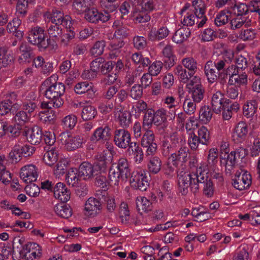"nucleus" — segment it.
Returning <instances> with one entry per match:
<instances>
[{
    "mask_svg": "<svg viewBox=\"0 0 260 260\" xmlns=\"http://www.w3.org/2000/svg\"><path fill=\"white\" fill-rule=\"evenodd\" d=\"M58 75L56 74L47 78L42 84V88L44 89L45 96L49 100L54 101V104L62 106L63 102L62 96L65 92V86L57 82Z\"/></svg>",
    "mask_w": 260,
    "mask_h": 260,
    "instance_id": "obj_1",
    "label": "nucleus"
},
{
    "mask_svg": "<svg viewBox=\"0 0 260 260\" xmlns=\"http://www.w3.org/2000/svg\"><path fill=\"white\" fill-rule=\"evenodd\" d=\"M27 40L31 44L37 46L40 51L55 50L57 45L54 40L50 38L46 40L44 29L40 26L32 27L28 32Z\"/></svg>",
    "mask_w": 260,
    "mask_h": 260,
    "instance_id": "obj_2",
    "label": "nucleus"
},
{
    "mask_svg": "<svg viewBox=\"0 0 260 260\" xmlns=\"http://www.w3.org/2000/svg\"><path fill=\"white\" fill-rule=\"evenodd\" d=\"M233 57V54L229 56L225 55L218 58L213 57L206 62L204 71L209 82L213 83L217 80L218 71L223 70Z\"/></svg>",
    "mask_w": 260,
    "mask_h": 260,
    "instance_id": "obj_3",
    "label": "nucleus"
},
{
    "mask_svg": "<svg viewBox=\"0 0 260 260\" xmlns=\"http://www.w3.org/2000/svg\"><path fill=\"white\" fill-rule=\"evenodd\" d=\"M131 175L129 165L127 159L124 157L120 158L117 163L111 165L108 178L111 185H117L120 180H124Z\"/></svg>",
    "mask_w": 260,
    "mask_h": 260,
    "instance_id": "obj_4",
    "label": "nucleus"
},
{
    "mask_svg": "<svg viewBox=\"0 0 260 260\" xmlns=\"http://www.w3.org/2000/svg\"><path fill=\"white\" fill-rule=\"evenodd\" d=\"M198 170L199 168L194 173L181 171L178 174V190L182 195H186L189 188L193 193L198 191V185L196 183L199 175Z\"/></svg>",
    "mask_w": 260,
    "mask_h": 260,
    "instance_id": "obj_5",
    "label": "nucleus"
},
{
    "mask_svg": "<svg viewBox=\"0 0 260 260\" xmlns=\"http://www.w3.org/2000/svg\"><path fill=\"white\" fill-rule=\"evenodd\" d=\"M186 88L194 102L199 103L203 100L205 89L202 84L201 78L199 76H195L192 78L186 84Z\"/></svg>",
    "mask_w": 260,
    "mask_h": 260,
    "instance_id": "obj_6",
    "label": "nucleus"
},
{
    "mask_svg": "<svg viewBox=\"0 0 260 260\" xmlns=\"http://www.w3.org/2000/svg\"><path fill=\"white\" fill-rule=\"evenodd\" d=\"M198 174L196 182L197 185H198V190L203 188L205 195L208 197H212L214 193V187L211 179L208 175V172L200 167L199 168Z\"/></svg>",
    "mask_w": 260,
    "mask_h": 260,
    "instance_id": "obj_7",
    "label": "nucleus"
},
{
    "mask_svg": "<svg viewBox=\"0 0 260 260\" xmlns=\"http://www.w3.org/2000/svg\"><path fill=\"white\" fill-rule=\"evenodd\" d=\"M59 141L69 151H73L81 147L83 138L80 136H72L68 133H62L59 136Z\"/></svg>",
    "mask_w": 260,
    "mask_h": 260,
    "instance_id": "obj_8",
    "label": "nucleus"
},
{
    "mask_svg": "<svg viewBox=\"0 0 260 260\" xmlns=\"http://www.w3.org/2000/svg\"><path fill=\"white\" fill-rule=\"evenodd\" d=\"M149 178L144 171H136L132 175L130 179L132 187L141 191H145L149 186Z\"/></svg>",
    "mask_w": 260,
    "mask_h": 260,
    "instance_id": "obj_9",
    "label": "nucleus"
},
{
    "mask_svg": "<svg viewBox=\"0 0 260 260\" xmlns=\"http://www.w3.org/2000/svg\"><path fill=\"white\" fill-rule=\"evenodd\" d=\"M189 149L186 147H181L179 150L172 153L168 158L175 167H183L189 158Z\"/></svg>",
    "mask_w": 260,
    "mask_h": 260,
    "instance_id": "obj_10",
    "label": "nucleus"
},
{
    "mask_svg": "<svg viewBox=\"0 0 260 260\" xmlns=\"http://www.w3.org/2000/svg\"><path fill=\"white\" fill-rule=\"evenodd\" d=\"M113 141L116 146L122 149L128 148L132 143L130 133L123 128L114 131Z\"/></svg>",
    "mask_w": 260,
    "mask_h": 260,
    "instance_id": "obj_11",
    "label": "nucleus"
},
{
    "mask_svg": "<svg viewBox=\"0 0 260 260\" xmlns=\"http://www.w3.org/2000/svg\"><path fill=\"white\" fill-rule=\"evenodd\" d=\"M192 11L196 15L198 27H202L207 21L205 16L206 6L203 0H194L192 2Z\"/></svg>",
    "mask_w": 260,
    "mask_h": 260,
    "instance_id": "obj_12",
    "label": "nucleus"
},
{
    "mask_svg": "<svg viewBox=\"0 0 260 260\" xmlns=\"http://www.w3.org/2000/svg\"><path fill=\"white\" fill-rule=\"evenodd\" d=\"M110 157L111 154L108 151H104L95 155V161L93 165L98 174L104 172L106 170Z\"/></svg>",
    "mask_w": 260,
    "mask_h": 260,
    "instance_id": "obj_13",
    "label": "nucleus"
},
{
    "mask_svg": "<svg viewBox=\"0 0 260 260\" xmlns=\"http://www.w3.org/2000/svg\"><path fill=\"white\" fill-rule=\"evenodd\" d=\"M20 175L26 183H31L38 178L37 168L33 165H26L21 168Z\"/></svg>",
    "mask_w": 260,
    "mask_h": 260,
    "instance_id": "obj_14",
    "label": "nucleus"
},
{
    "mask_svg": "<svg viewBox=\"0 0 260 260\" xmlns=\"http://www.w3.org/2000/svg\"><path fill=\"white\" fill-rule=\"evenodd\" d=\"M110 18V15L108 13H100L95 9H89L85 13V18L89 22L96 23L99 21L102 22L108 21Z\"/></svg>",
    "mask_w": 260,
    "mask_h": 260,
    "instance_id": "obj_15",
    "label": "nucleus"
},
{
    "mask_svg": "<svg viewBox=\"0 0 260 260\" xmlns=\"http://www.w3.org/2000/svg\"><path fill=\"white\" fill-rule=\"evenodd\" d=\"M102 209V204L101 200L94 197L89 198L85 204L86 214L91 216H96Z\"/></svg>",
    "mask_w": 260,
    "mask_h": 260,
    "instance_id": "obj_16",
    "label": "nucleus"
},
{
    "mask_svg": "<svg viewBox=\"0 0 260 260\" xmlns=\"http://www.w3.org/2000/svg\"><path fill=\"white\" fill-rule=\"evenodd\" d=\"M79 175L84 180H90L98 174L93 165L88 161L83 162L78 169Z\"/></svg>",
    "mask_w": 260,
    "mask_h": 260,
    "instance_id": "obj_17",
    "label": "nucleus"
},
{
    "mask_svg": "<svg viewBox=\"0 0 260 260\" xmlns=\"http://www.w3.org/2000/svg\"><path fill=\"white\" fill-rule=\"evenodd\" d=\"M247 133L248 126L247 124L244 121H240L234 129L232 139L235 143H242L245 140Z\"/></svg>",
    "mask_w": 260,
    "mask_h": 260,
    "instance_id": "obj_18",
    "label": "nucleus"
},
{
    "mask_svg": "<svg viewBox=\"0 0 260 260\" xmlns=\"http://www.w3.org/2000/svg\"><path fill=\"white\" fill-rule=\"evenodd\" d=\"M233 181L234 187L239 190H242L248 187L251 184V177L247 172H244L242 174H236V178L233 179Z\"/></svg>",
    "mask_w": 260,
    "mask_h": 260,
    "instance_id": "obj_19",
    "label": "nucleus"
},
{
    "mask_svg": "<svg viewBox=\"0 0 260 260\" xmlns=\"http://www.w3.org/2000/svg\"><path fill=\"white\" fill-rule=\"evenodd\" d=\"M23 134L26 136L28 142L32 145L39 144L42 137V130L38 126H34L25 130Z\"/></svg>",
    "mask_w": 260,
    "mask_h": 260,
    "instance_id": "obj_20",
    "label": "nucleus"
},
{
    "mask_svg": "<svg viewBox=\"0 0 260 260\" xmlns=\"http://www.w3.org/2000/svg\"><path fill=\"white\" fill-rule=\"evenodd\" d=\"M53 194L56 199L66 203L70 199L71 192L64 184L58 182L53 188Z\"/></svg>",
    "mask_w": 260,
    "mask_h": 260,
    "instance_id": "obj_21",
    "label": "nucleus"
},
{
    "mask_svg": "<svg viewBox=\"0 0 260 260\" xmlns=\"http://www.w3.org/2000/svg\"><path fill=\"white\" fill-rule=\"evenodd\" d=\"M123 105L115 106L114 113L117 115L119 112L118 120L119 124L123 127H127L131 123V114L128 111H124Z\"/></svg>",
    "mask_w": 260,
    "mask_h": 260,
    "instance_id": "obj_22",
    "label": "nucleus"
},
{
    "mask_svg": "<svg viewBox=\"0 0 260 260\" xmlns=\"http://www.w3.org/2000/svg\"><path fill=\"white\" fill-rule=\"evenodd\" d=\"M162 56L165 67L170 69L175 64V55L174 54L173 47L170 44L167 45L162 50Z\"/></svg>",
    "mask_w": 260,
    "mask_h": 260,
    "instance_id": "obj_23",
    "label": "nucleus"
},
{
    "mask_svg": "<svg viewBox=\"0 0 260 260\" xmlns=\"http://www.w3.org/2000/svg\"><path fill=\"white\" fill-rule=\"evenodd\" d=\"M110 135V128L108 126L100 127L96 129L90 139L93 142H105L109 139Z\"/></svg>",
    "mask_w": 260,
    "mask_h": 260,
    "instance_id": "obj_24",
    "label": "nucleus"
},
{
    "mask_svg": "<svg viewBox=\"0 0 260 260\" xmlns=\"http://www.w3.org/2000/svg\"><path fill=\"white\" fill-rule=\"evenodd\" d=\"M258 105V101L256 99H252L247 101L243 106V114L247 118H252L257 111Z\"/></svg>",
    "mask_w": 260,
    "mask_h": 260,
    "instance_id": "obj_25",
    "label": "nucleus"
},
{
    "mask_svg": "<svg viewBox=\"0 0 260 260\" xmlns=\"http://www.w3.org/2000/svg\"><path fill=\"white\" fill-rule=\"evenodd\" d=\"M69 18L67 16L64 17L61 11L56 10L52 12L51 21L52 23L62 25L66 28H70L71 21Z\"/></svg>",
    "mask_w": 260,
    "mask_h": 260,
    "instance_id": "obj_26",
    "label": "nucleus"
},
{
    "mask_svg": "<svg viewBox=\"0 0 260 260\" xmlns=\"http://www.w3.org/2000/svg\"><path fill=\"white\" fill-rule=\"evenodd\" d=\"M112 27L115 30V36H117L119 38H126L131 34V30L127 25L123 24L119 20L114 21Z\"/></svg>",
    "mask_w": 260,
    "mask_h": 260,
    "instance_id": "obj_27",
    "label": "nucleus"
},
{
    "mask_svg": "<svg viewBox=\"0 0 260 260\" xmlns=\"http://www.w3.org/2000/svg\"><path fill=\"white\" fill-rule=\"evenodd\" d=\"M190 36V30L187 27H182L177 29L172 37V40L177 44L186 41Z\"/></svg>",
    "mask_w": 260,
    "mask_h": 260,
    "instance_id": "obj_28",
    "label": "nucleus"
},
{
    "mask_svg": "<svg viewBox=\"0 0 260 260\" xmlns=\"http://www.w3.org/2000/svg\"><path fill=\"white\" fill-rule=\"evenodd\" d=\"M223 100L224 95L219 91L212 95L211 104L214 112L219 113L221 112L223 107Z\"/></svg>",
    "mask_w": 260,
    "mask_h": 260,
    "instance_id": "obj_29",
    "label": "nucleus"
},
{
    "mask_svg": "<svg viewBox=\"0 0 260 260\" xmlns=\"http://www.w3.org/2000/svg\"><path fill=\"white\" fill-rule=\"evenodd\" d=\"M175 75L177 76L179 80L183 83H187L194 76L189 75L188 71H187L182 65L176 66L173 71Z\"/></svg>",
    "mask_w": 260,
    "mask_h": 260,
    "instance_id": "obj_30",
    "label": "nucleus"
},
{
    "mask_svg": "<svg viewBox=\"0 0 260 260\" xmlns=\"http://www.w3.org/2000/svg\"><path fill=\"white\" fill-rule=\"evenodd\" d=\"M91 6V0H75L72 5L73 10L78 14L86 13Z\"/></svg>",
    "mask_w": 260,
    "mask_h": 260,
    "instance_id": "obj_31",
    "label": "nucleus"
},
{
    "mask_svg": "<svg viewBox=\"0 0 260 260\" xmlns=\"http://www.w3.org/2000/svg\"><path fill=\"white\" fill-rule=\"evenodd\" d=\"M55 213L59 217L68 219L72 215V210L69 205L64 203L58 204L54 207Z\"/></svg>",
    "mask_w": 260,
    "mask_h": 260,
    "instance_id": "obj_32",
    "label": "nucleus"
},
{
    "mask_svg": "<svg viewBox=\"0 0 260 260\" xmlns=\"http://www.w3.org/2000/svg\"><path fill=\"white\" fill-rule=\"evenodd\" d=\"M127 152L131 155H134L135 161L136 162L141 163L144 159V153L142 149L136 142H132L127 149Z\"/></svg>",
    "mask_w": 260,
    "mask_h": 260,
    "instance_id": "obj_33",
    "label": "nucleus"
},
{
    "mask_svg": "<svg viewBox=\"0 0 260 260\" xmlns=\"http://www.w3.org/2000/svg\"><path fill=\"white\" fill-rule=\"evenodd\" d=\"M213 112L209 106H202L199 113V120L204 124L209 123L212 118Z\"/></svg>",
    "mask_w": 260,
    "mask_h": 260,
    "instance_id": "obj_34",
    "label": "nucleus"
},
{
    "mask_svg": "<svg viewBox=\"0 0 260 260\" xmlns=\"http://www.w3.org/2000/svg\"><path fill=\"white\" fill-rule=\"evenodd\" d=\"M19 50L21 53L19 60L22 62H29L33 56V51L30 46L25 43H22L20 47Z\"/></svg>",
    "mask_w": 260,
    "mask_h": 260,
    "instance_id": "obj_35",
    "label": "nucleus"
},
{
    "mask_svg": "<svg viewBox=\"0 0 260 260\" xmlns=\"http://www.w3.org/2000/svg\"><path fill=\"white\" fill-rule=\"evenodd\" d=\"M74 90L76 93L79 94L87 93L90 98L94 95L92 85L87 82L78 83L74 87Z\"/></svg>",
    "mask_w": 260,
    "mask_h": 260,
    "instance_id": "obj_36",
    "label": "nucleus"
},
{
    "mask_svg": "<svg viewBox=\"0 0 260 260\" xmlns=\"http://www.w3.org/2000/svg\"><path fill=\"white\" fill-rule=\"evenodd\" d=\"M136 205L137 208L141 214H142L143 212H148L152 209V203L144 197L137 198Z\"/></svg>",
    "mask_w": 260,
    "mask_h": 260,
    "instance_id": "obj_37",
    "label": "nucleus"
},
{
    "mask_svg": "<svg viewBox=\"0 0 260 260\" xmlns=\"http://www.w3.org/2000/svg\"><path fill=\"white\" fill-rule=\"evenodd\" d=\"M181 63L188 71L189 75H194L198 70V63L196 60L192 57L184 58Z\"/></svg>",
    "mask_w": 260,
    "mask_h": 260,
    "instance_id": "obj_38",
    "label": "nucleus"
},
{
    "mask_svg": "<svg viewBox=\"0 0 260 260\" xmlns=\"http://www.w3.org/2000/svg\"><path fill=\"white\" fill-rule=\"evenodd\" d=\"M147 166L149 172L156 174L160 171L162 162L159 157L154 156L150 158Z\"/></svg>",
    "mask_w": 260,
    "mask_h": 260,
    "instance_id": "obj_39",
    "label": "nucleus"
},
{
    "mask_svg": "<svg viewBox=\"0 0 260 260\" xmlns=\"http://www.w3.org/2000/svg\"><path fill=\"white\" fill-rule=\"evenodd\" d=\"M169 31L166 27H161L157 30H151L149 38L152 41L160 40L167 37Z\"/></svg>",
    "mask_w": 260,
    "mask_h": 260,
    "instance_id": "obj_40",
    "label": "nucleus"
},
{
    "mask_svg": "<svg viewBox=\"0 0 260 260\" xmlns=\"http://www.w3.org/2000/svg\"><path fill=\"white\" fill-rule=\"evenodd\" d=\"M47 32L50 38L58 39L62 34V29L61 25L55 23L48 24Z\"/></svg>",
    "mask_w": 260,
    "mask_h": 260,
    "instance_id": "obj_41",
    "label": "nucleus"
},
{
    "mask_svg": "<svg viewBox=\"0 0 260 260\" xmlns=\"http://www.w3.org/2000/svg\"><path fill=\"white\" fill-rule=\"evenodd\" d=\"M197 136L201 141V144L206 146L209 144L210 132L206 127L202 126L199 128Z\"/></svg>",
    "mask_w": 260,
    "mask_h": 260,
    "instance_id": "obj_42",
    "label": "nucleus"
},
{
    "mask_svg": "<svg viewBox=\"0 0 260 260\" xmlns=\"http://www.w3.org/2000/svg\"><path fill=\"white\" fill-rule=\"evenodd\" d=\"M96 114L95 108L92 106L87 105L83 108L81 117L84 120H90L94 118Z\"/></svg>",
    "mask_w": 260,
    "mask_h": 260,
    "instance_id": "obj_43",
    "label": "nucleus"
},
{
    "mask_svg": "<svg viewBox=\"0 0 260 260\" xmlns=\"http://www.w3.org/2000/svg\"><path fill=\"white\" fill-rule=\"evenodd\" d=\"M231 28L232 29H238L241 27L243 25L245 26H248L250 25V20H247L244 17H238L232 19L230 22Z\"/></svg>",
    "mask_w": 260,
    "mask_h": 260,
    "instance_id": "obj_44",
    "label": "nucleus"
},
{
    "mask_svg": "<svg viewBox=\"0 0 260 260\" xmlns=\"http://www.w3.org/2000/svg\"><path fill=\"white\" fill-rule=\"evenodd\" d=\"M154 124L160 125L167 121V111L163 108L157 110L154 114Z\"/></svg>",
    "mask_w": 260,
    "mask_h": 260,
    "instance_id": "obj_45",
    "label": "nucleus"
},
{
    "mask_svg": "<svg viewBox=\"0 0 260 260\" xmlns=\"http://www.w3.org/2000/svg\"><path fill=\"white\" fill-rule=\"evenodd\" d=\"M119 218L122 223H126L129 220V211L128 205L125 202H122L119 207Z\"/></svg>",
    "mask_w": 260,
    "mask_h": 260,
    "instance_id": "obj_46",
    "label": "nucleus"
},
{
    "mask_svg": "<svg viewBox=\"0 0 260 260\" xmlns=\"http://www.w3.org/2000/svg\"><path fill=\"white\" fill-rule=\"evenodd\" d=\"M106 42L104 40L96 41L90 49V53L94 57L101 55L104 52Z\"/></svg>",
    "mask_w": 260,
    "mask_h": 260,
    "instance_id": "obj_47",
    "label": "nucleus"
},
{
    "mask_svg": "<svg viewBox=\"0 0 260 260\" xmlns=\"http://www.w3.org/2000/svg\"><path fill=\"white\" fill-rule=\"evenodd\" d=\"M236 156L234 155L233 153H230L227 156L225 162V172L226 174H229L231 175L233 173L236 163Z\"/></svg>",
    "mask_w": 260,
    "mask_h": 260,
    "instance_id": "obj_48",
    "label": "nucleus"
},
{
    "mask_svg": "<svg viewBox=\"0 0 260 260\" xmlns=\"http://www.w3.org/2000/svg\"><path fill=\"white\" fill-rule=\"evenodd\" d=\"M133 20L136 23H145L149 21L150 16L146 11H135L132 15Z\"/></svg>",
    "mask_w": 260,
    "mask_h": 260,
    "instance_id": "obj_49",
    "label": "nucleus"
},
{
    "mask_svg": "<svg viewBox=\"0 0 260 260\" xmlns=\"http://www.w3.org/2000/svg\"><path fill=\"white\" fill-rule=\"evenodd\" d=\"M80 176L78 171L71 170L68 172L66 176V180L69 185L77 186Z\"/></svg>",
    "mask_w": 260,
    "mask_h": 260,
    "instance_id": "obj_50",
    "label": "nucleus"
},
{
    "mask_svg": "<svg viewBox=\"0 0 260 260\" xmlns=\"http://www.w3.org/2000/svg\"><path fill=\"white\" fill-rule=\"evenodd\" d=\"M77 118L75 115H69L62 119V123L63 127L67 129H73L76 125Z\"/></svg>",
    "mask_w": 260,
    "mask_h": 260,
    "instance_id": "obj_51",
    "label": "nucleus"
},
{
    "mask_svg": "<svg viewBox=\"0 0 260 260\" xmlns=\"http://www.w3.org/2000/svg\"><path fill=\"white\" fill-rule=\"evenodd\" d=\"M128 93L132 99L139 100L143 95V87L140 84H135L131 87Z\"/></svg>",
    "mask_w": 260,
    "mask_h": 260,
    "instance_id": "obj_52",
    "label": "nucleus"
},
{
    "mask_svg": "<svg viewBox=\"0 0 260 260\" xmlns=\"http://www.w3.org/2000/svg\"><path fill=\"white\" fill-rule=\"evenodd\" d=\"M248 12V6L244 3L235 4L233 8V13L238 17L246 15Z\"/></svg>",
    "mask_w": 260,
    "mask_h": 260,
    "instance_id": "obj_53",
    "label": "nucleus"
},
{
    "mask_svg": "<svg viewBox=\"0 0 260 260\" xmlns=\"http://www.w3.org/2000/svg\"><path fill=\"white\" fill-rule=\"evenodd\" d=\"M57 159V155L55 150L51 149L47 151L44 155L43 160L48 166H51L55 162Z\"/></svg>",
    "mask_w": 260,
    "mask_h": 260,
    "instance_id": "obj_54",
    "label": "nucleus"
},
{
    "mask_svg": "<svg viewBox=\"0 0 260 260\" xmlns=\"http://www.w3.org/2000/svg\"><path fill=\"white\" fill-rule=\"evenodd\" d=\"M196 103L189 99H185L183 103L184 112L189 115L194 114L196 110Z\"/></svg>",
    "mask_w": 260,
    "mask_h": 260,
    "instance_id": "obj_55",
    "label": "nucleus"
},
{
    "mask_svg": "<svg viewBox=\"0 0 260 260\" xmlns=\"http://www.w3.org/2000/svg\"><path fill=\"white\" fill-rule=\"evenodd\" d=\"M128 92L124 89L118 90L115 96V104L116 106L122 105V103L125 102L128 99Z\"/></svg>",
    "mask_w": 260,
    "mask_h": 260,
    "instance_id": "obj_56",
    "label": "nucleus"
},
{
    "mask_svg": "<svg viewBox=\"0 0 260 260\" xmlns=\"http://www.w3.org/2000/svg\"><path fill=\"white\" fill-rule=\"evenodd\" d=\"M155 142V135L152 131H147L143 134L141 141L142 146H147L148 144Z\"/></svg>",
    "mask_w": 260,
    "mask_h": 260,
    "instance_id": "obj_57",
    "label": "nucleus"
},
{
    "mask_svg": "<svg viewBox=\"0 0 260 260\" xmlns=\"http://www.w3.org/2000/svg\"><path fill=\"white\" fill-rule=\"evenodd\" d=\"M11 62V59L7 54V50L5 48L0 47V69L7 67Z\"/></svg>",
    "mask_w": 260,
    "mask_h": 260,
    "instance_id": "obj_58",
    "label": "nucleus"
},
{
    "mask_svg": "<svg viewBox=\"0 0 260 260\" xmlns=\"http://www.w3.org/2000/svg\"><path fill=\"white\" fill-rule=\"evenodd\" d=\"M22 154L20 151V145L16 144L9 153L10 159L14 162H18L21 159Z\"/></svg>",
    "mask_w": 260,
    "mask_h": 260,
    "instance_id": "obj_59",
    "label": "nucleus"
},
{
    "mask_svg": "<svg viewBox=\"0 0 260 260\" xmlns=\"http://www.w3.org/2000/svg\"><path fill=\"white\" fill-rule=\"evenodd\" d=\"M188 144L191 150H196L198 148L199 144H201V141L194 133L191 132L188 139Z\"/></svg>",
    "mask_w": 260,
    "mask_h": 260,
    "instance_id": "obj_60",
    "label": "nucleus"
},
{
    "mask_svg": "<svg viewBox=\"0 0 260 260\" xmlns=\"http://www.w3.org/2000/svg\"><path fill=\"white\" fill-rule=\"evenodd\" d=\"M28 118L29 116L24 110L17 112L14 117V119L16 123L21 125L25 124L28 121Z\"/></svg>",
    "mask_w": 260,
    "mask_h": 260,
    "instance_id": "obj_61",
    "label": "nucleus"
},
{
    "mask_svg": "<svg viewBox=\"0 0 260 260\" xmlns=\"http://www.w3.org/2000/svg\"><path fill=\"white\" fill-rule=\"evenodd\" d=\"M115 2L112 0H100L101 6L104 9V13L109 14V12H114L116 9V5L114 4Z\"/></svg>",
    "mask_w": 260,
    "mask_h": 260,
    "instance_id": "obj_62",
    "label": "nucleus"
},
{
    "mask_svg": "<svg viewBox=\"0 0 260 260\" xmlns=\"http://www.w3.org/2000/svg\"><path fill=\"white\" fill-rule=\"evenodd\" d=\"M16 7L17 13L19 17H24L27 12L28 0H18Z\"/></svg>",
    "mask_w": 260,
    "mask_h": 260,
    "instance_id": "obj_63",
    "label": "nucleus"
},
{
    "mask_svg": "<svg viewBox=\"0 0 260 260\" xmlns=\"http://www.w3.org/2000/svg\"><path fill=\"white\" fill-rule=\"evenodd\" d=\"M118 80V75L116 73L108 74L102 80V83L105 86H112Z\"/></svg>",
    "mask_w": 260,
    "mask_h": 260,
    "instance_id": "obj_64",
    "label": "nucleus"
}]
</instances>
